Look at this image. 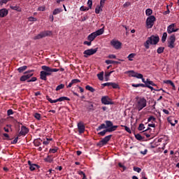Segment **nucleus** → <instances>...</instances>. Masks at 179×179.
I'll list each match as a JSON object with an SVG mask.
<instances>
[{
  "label": "nucleus",
  "instance_id": "61",
  "mask_svg": "<svg viewBox=\"0 0 179 179\" xmlns=\"http://www.w3.org/2000/svg\"><path fill=\"white\" fill-rule=\"evenodd\" d=\"M17 139H19V137H16L13 141H11V143H17Z\"/></svg>",
  "mask_w": 179,
  "mask_h": 179
},
{
  "label": "nucleus",
  "instance_id": "12",
  "mask_svg": "<svg viewBox=\"0 0 179 179\" xmlns=\"http://www.w3.org/2000/svg\"><path fill=\"white\" fill-rule=\"evenodd\" d=\"M117 129V126H115L112 128L106 129L102 131H100L98 135H101V136H104L107 132H113V131H115Z\"/></svg>",
  "mask_w": 179,
  "mask_h": 179
},
{
  "label": "nucleus",
  "instance_id": "49",
  "mask_svg": "<svg viewBox=\"0 0 179 179\" xmlns=\"http://www.w3.org/2000/svg\"><path fill=\"white\" fill-rule=\"evenodd\" d=\"M50 141H52V138H47L46 141H43V145H48V143H50Z\"/></svg>",
  "mask_w": 179,
  "mask_h": 179
},
{
  "label": "nucleus",
  "instance_id": "31",
  "mask_svg": "<svg viewBox=\"0 0 179 179\" xmlns=\"http://www.w3.org/2000/svg\"><path fill=\"white\" fill-rule=\"evenodd\" d=\"M133 87H146V85L145 84H132L131 85Z\"/></svg>",
  "mask_w": 179,
  "mask_h": 179
},
{
  "label": "nucleus",
  "instance_id": "50",
  "mask_svg": "<svg viewBox=\"0 0 179 179\" xmlns=\"http://www.w3.org/2000/svg\"><path fill=\"white\" fill-rule=\"evenodd\" d=\"M150 121H156V118L153 116H150L148 119V122H150Z\"/></svg>",
  "mask_w": 179,
  "mask_h": 179
},
{
  "label": "nucleus",
  "instance_id": "34",
  "mask_svg": "<svg viewBox=\"0 0 179 179\" xmlns=\"http://www.w3.org/2000/svg\"><path fill=\"white\" fill-rule=\"evenodd\" d=\"M85 89H86L87 90H89V91L91 92L92 93H94V88H93L92 87H91V86H90V85H87V86L85 87Z\"/></svg>",
  "mask_w": 179,
  "mask_h": 179
},
{
  "label": "nucleus",
  "instance_id": "32",
  "mask_svg": "<svg viewBox=\"0 0 179 179\" xmlns=\"http://www.w3.org/2000/svg\"><path fill=\"white\" fill-rule=\"evenodd\" d=\"M106 64H107V65H110V64H120V62L113 60H106Z\"/></svg>",
  "mask_w": 179,
  "mask_h": 179
},
{
  "label": "nucleus",
  "instance_id": "33",
  "mask_svg": "<svg viewBox=\"0 0 179 179\" xmlns=\"http://www.w3.org/2000/svg\"><path fill=\"white\" fill-rule=\"evenodd\" d=\"M167 38V32H164L162 35V41L164 43Z\"/></svg>",
  "mask_w": 179,
  "mask_h": 179
},
{
  "label": "nucleus",
  "instance_id": "27",
  "mask_svg": "<svg viewBox=\"0 0 179 179\" xmlns=\"http://www.w3.org/2000/svg\"><path fill=\"white\" fill-rule=\"evenodd\" d=\"M135 57H136V54L131 53L130 55H129L127 58H128L129 61H134V59L135 58Z\"/></svg>",
  "mask_w": 179,
  "mask_h": 179
},
{
  "label": "nucleus",
  "instance_id": "20",
  "mask_svg": "<svg viewBox=\"0 0 179 179\" xmlns=\"http://www.w3.org/2000/svg\"><path fill=\"white\" fill-rule=\"evenodd\" d=\"M105 122H106L107 129H108V128H113V127H117V128H118V126L113 125V122L110 120H106Z\"/></svg>",
  "mask_w": 179,
  "mask_h": 179
},
{
  "label": "nucleus",
  "instance_id": "41",
  "mask_svg": "<svg viewBox=\"0 0 179 179\" xmlns=\"http://www.w3.org/2000/svg\"><path fill=\"white\" fill-rule=\"evenodd\" d=\"M135 138L138 141H142V139H143V138H142V136H141V134H136Z\"/></svg>",
  "mask_w": 179,
  "mask_h": 179
},
{
  "label": "nucleus",
  "instance_id": "29",
  "mask_svg": "<svg viewBox=\"0 0 179 179\" xmlns=\"http://www.w3.org/2000/svg\"><path fill=\"white\" fill-rule=\"evenodd\" d=\"M62 12V9L61 8H56L53 10L52 15H58L59 13H61Z\"/></svg>",
  "mask_w": 179,
  "mask_h": 179
},
{
  "label": "nucleus",
  "instance_id": "39",
  "mask_svg": "<svg viewBox=\"0 0 179 179\" xmlns=\"http://www.w3.org/2000/svg\"><path fill=\"white\" fill-rule=\"evenodd\" d=\"M90 103V105L88 106V110H90V111H94V106H93V104L92 103H90V102H89Z\"/></svg>",
  "mask_w": 179,
  "mask_h": 179
},
{
  "label": "nucleus",
  "instance_id": "30",
  "mask_svg": "<svg viewBox=\"0 0 179 179\" xmlns=\"http://www.w3.org/2000/svg\"><path fill=\"white\" fill-rule=\"evenodd\" d=\"M106 126L105 124H101L99 127L96 129V131H101V129H106Z\"/></svg>",
  "mask_w": 179,
  "mask_h": 179
},
{
  "label": "nucleus",
  "instance_id": "22",
  "mask_svg": "<svg viewBox=\"0 0 179 179\" xmlns=\"http://www.w3.org/2000/svg\"><path fill=\"white\" fill-rule=\"evenodd\" d=\"M65 100H66L67 101H69V100H71V99L66 96H62V97L56 99V103H58V101H64Z\"/></svg>",
  "mask_w": 179,
  "mask_h": 179
},
{
  "label": "nucleus",
  "instance_id": "44",
  "mask_svg": "<svg viewBox=\"0 0 179 179\" xmlns=\"http://www.w3.org/2000/svg\"><path fill=\"white\" fill-rule=\"evenodd\" d=\"M145 129V125L143 124H140L138 126L139 131H143Z\"/></svg>",
  "mask_w": 179,
  "mask_h": 179
},
{
  "label": "nucleus",
  "instance_id": "24",
  "mask_svg": "<svg viewBox=\"0 0 179 179\" xmlns=\"http://www.w3.org/2000/svg\"><path fill=\"white\" fill-rule=\"evenodd\" d=\"M101 10H103V6L101 5L97 6L95 8V13L99 14Z\"/></svg>",
  "mask_w": 179,
  "mask_h": 179
},
{
  "label": "nucleus",
  "instance_id": "62",
  "mask_svg": "<svg viewBox=\"0 0 179 179\" xmlns=\"http://www.w3.org/2000/svg\"><path fill=\"white\" fill-rule=\"evenodd\" d=\"M57 150L56 148L50 149V153H56Z\"/></svg>",
  "mask_w": 179,
  "mask_h": 179
},
{
  "label": "nucleus",
  "instance_id": "40",
  "mask_svg": "<svg viewBox=\"0 0 179 179\" xmlns=\"http://www.w3.org/2000/svg\"><path fill=\"white\" fill-rule=\"evenodd\" d=\"M158 54H162L164 52V48L163 47H159L157 50Z\"/></svg>",
  "mask_w": 179,
  "mask_h": 179
},
{
  "label": "nucleus",
  "instance_id": "7",
  "mask_svg": "<svg viewBox=\"0 0 179 179\" xmlns=\"http://www.w3.org/2000/svg\"><path fill=\"white\" fill-rule=\"evenodd\" d=\"M97 50L98 48H96L95 49H88L85 50L83 52L85 58H87L90 55L96 54V52H97Z\"/></svg>",
  "mask_w": 179,
  "mask_h": 179
},
{
  "label": "nucleus",
  "instance_id": "18",
  "mask_svg": "<svg viewBox=\"0 0 179 179\" xmlns=\"http://www.w3.org/2000/svg\"><path fill=\"white\" fill-rule=\"evenodd\" d=\"M33 75H34L33 73H29V74L22 76L20 80L21 82H24V81L27 80V79H30V78H31V76H33Z\"/></svg>",
  "mask_w": 179,
  "mask_h": 179
},
{
  "label": "nucleus",
  "instance_id": "9",
  "mask_svg": "<svg viewBox=\"0 0 179 179\" xmlns=\"http://www.w3.org/2000/svg\"><path fill=\"white\" fill-rule=\"evenodd\" d=\"M112 135L106 136L105 138H103L99 143H98L99 146H104V145H107L110 139H111Z\"/></svg>",
  "mask_w": 179,
  "mask_h": 179
},
{
  "label": "nucleus",
  "instance_id": "15",
  "mask_svg": "<svg viewBox=\"0 0 179 179\" xmlns=\"http://www.w3.org/2000/svg\"><path fill=\"white\" fill-rule=\"evenodd\" d=\"M78 129L79 134H83V132H85V127L83 122H80L78 123Z\"/></svg>",
  "mask_w": 179,
  "mask_h": 179
},
{
  "label": "nucleus",
  "instance_id": "57",
  "mask_svg": "<svg viewBox=\"0 0 179 179\" xmlns=\"http://www.w3.org/2000/svg\"><path fill=\"white\" fill-rule=\"evenodd\" d=\"M89 17L87 16L81 17V22H85V20H87Z\"/></svg>",
  "mask_w": 179,
  "mask_h": 179
},
{
  "label": "nucleus",
  "instance_id": "5",
  "mask_svg": "<svg viewBox=\"0 0 179 179\" xmlns=\"http://www.w3.org/2000/svg\"><path fill=\"white\" fill-rule=\"evenodd\" d=\"M48 36H52V31H45L41 32L39 34L34 37V40H40V38H44V37H48Z\"/></svg>",
  "mask_w": 179,
  "mask_h": 179
},
{
  "label": "nucleus",
  "instance_id": "60",
  "mask_svg": "<svg viewBox=\"0 0 179 179\" xmlns=\"http://www.w3.org/2000/svg\"><path fill=\"white\" fill-rule=\"evenodd\" d=\"M85 45H92V41H84Z\"/></svg>",
  "mask_w": 179,
  "mask_h": 179
},
{
  "label": "nucleus",
  "instance_id": "56",
  "mask_svg": "<svg viewBox=\"0 0 179 179\" xmlns=\"http://www.w3.org/2000/svg\"><path fill=\"white\" fill-rule=\"evenodd\" d=\"M37 80V78L33 77L30 80H29L27 82H36Z\"/></svg>",
  "mask_w": 179,
  "mask_h": 179
},
{
  "label": "nucleus",
  "instance_id": "45",
  "mask_svg": "<svg viewBox=\"0 0 179 179\" xmlns=\"http://www.w3.org/2000/svg\"><path fill=\"white\" fill-rule=\"evenodd\" d=\"M89 8L88 7H85V6H81L80 10L82 11V12H85V10H89Z\"/></svg>",
  "mask_w": 179,
  "mask_h": 179
},
{
  "label": "nucleus",
  "instance_id": "2",
  "mask_svg": "<svg viewBox=\"0 0 179 179\" xmlns=\"http://www.w3.org/2000/svg\"><path fill=\"white\" fill-rule=\"evenodd\" d=\"M159 36H151L150 37L148 38V40L144 43V46L146 48V50H149V45L151 44L156 45V44L159 43Z\"/></svg>",
  "mask_w": 179,
  "mask_h": 179
},
{
  "label": "nucleus",
  "instance_id": "46",
  "mask_svg": "<svg viewBox=\"0 0 179 179\" xmlns=\"http://www.w3.org/2000/svg\"><path fill=\"white\" fill-rule=\"evenodd\" d=\"M71 82H72L73 85H75L76 83H80V80H79V79H73V80H71Z\"/></svg>",
  "mask_w": 179,
  "mask_h": 179
},
{
  "label": "nucleus",
  "instance_id": "42",
  "mask_svg": "<svg viewBox=\"0 0 179 179\" xmlns=\"http://www.w3.org/2000/svg\"><path fill=\"white\" fill-rule=\"evenodd\" d=\"M46 99H47V100L48 101H50V103H57V99H55V100H52V99H51V98H50V96H46Z\"/></svg>",
  "mask_w": 179,
  "mask_h": 179
},
{
  "label": "nucleus",
  "instance_id": "26",
  "mask_svg": "<svg viewBox=\"0 0 179 179\" xmlns=\"http://www.w3.org/2000/svg\"><path fill=\"white\" fill-rule=\"evenodd\" d=\"M97 78L99 80H103L104 79V72L101 71L100 73L97 74Z\"/></svg>",
  "mask_w": 179,
  "mask_h": 179
},
{
  "label": "nucleus",
  "instance_id": "28",
  "mask_svg": "<svg viewBox=\"0 0 179 179\" xmlns=\"http://www.w3.org/2000/svg\"><path fill=\"white\" fill-rule=\"evenodd\" d=\"M27 69V66H23L18 68L17 71H18V72H20V73H22V72H24V71H26Z\"/></svg>",
  "mask_w": 179,
  "mask_h": 179
},
{
  "label": "nucleus",
  "instance_id": "25",
  "mask_svg": "<svg viewBox=\"0 0 179 179\" xmlns=\"http://www.w3.org/2000/svg\"><path fill=\"white\" fill-rule=\"evenodd\" d=\"M10 9H13V10H17V12H22V8H20V6H10Z\"/></svg>",
  "mask_w": 179,
  "mask_h": 179
},
{
  "label": "nucleus",
  "instance_id": "63",
  "mask_svg": "<svg viewBox=\"0 0 179 179\" xmlns=\"http://www.w3.org/2000/svg\"><path fill=\"white\" fill-rule=\"evenodd\" d=\"M8 1L9 0H1L0 1V3L2 5L3 3H8Z\"/></svg>",
  "mask_w": 179,
  "mask_h": 179
},
{
  "label": "nucleus",
  "instance_id": "23",
  "mask_svg": "<svg viewBox=\"0 0 179 179\" xmlns=\"http://www.w3.org/2000/svg\"><path fill=\"white\" fill-rule=\"evenodd\" d=\"M168 122L171 124L172 127H176V123H173V121H174V117H169L167 118Z\"/></svg>",
  "mask_w": 179,
  "mask_h": 179
},
{
  "label": "nucleus",
  "instance_id": "19",
  "mask_svg": "<svg viewBox=\"0 0 179 179\" xmlns=\"http://www.w3.org/2000/svg\"><path fill=\"white\" fill-rule=\"evenodd\" d=\"M27 134H29V129H27L26 127L22 126L21 127V131H20V135H26Z\"/></svg>",
  "mask_w": 179,
  "mask_h": 179
},
{
  "label": "nucleus",
  "instance_id": "6",
  "mask_svg": "<svg viewBox=\"0 0 179 179\" xmlns=\"http://www.w3.org/2000/svg\"><path fill=\"white\" fill-rule=\"evenodd\" d=\"M155 22H156V17L154 15L149 16L146 20L147 29H152Z\"/></svg>",
  "mask_w": 179,
  "mask_h": 179
},
{
  "label": "nucleus",
  "instance_id": "55",
  "mask_svg": "<svg viewBox=\"0 0 179 179\" xmlns=\"http://www.w3.org/2000/svg\"><path fill=\"white\" fill-rule=\"evenodd\" d=\"M8 115H12L13 114V110L12 109H10L7 111Z\"/></svg>",
  "mask_w": 179,
  "mask_h": 179
},
{
  "label": "nucleus",
  "instance_id": "58",
  "mask_svg": "<svg viewBox=\"0 0 179 179\" xmlns=\"http://www.w3.org/2000/svg\"><path fill=\"white\" fill-rule=\"evenodd\" d=\"M118 166H119V167H121L122 169H123V170H127V167H125V166L122 165V164L119 163Z\"/></svg>",
  "mask_w": 179,
  "mask_h": 179
},
{
  "label": "nucleus",
  "instance_id": "17",
  "mask_svg": "<svg viewBox=\"0 0 179 179\" xmlns=\"http://www.w3.org/2000/svg\"><path fill=\"white\" fill-rule=\"evenodd\" d=\"M8 13L9 11L6 8H2L0 10V17H5V16H8Z\"/></svg>",
  "mask_w": 179,
  "mask_h": 179
},
{
  "label": "nucleus",
  "instance_id": "1",
  "mask_svg": "<svg viewBox=\"0 0 179 179\" xmlns=\"http://www.w3.org/2000/svg\"><path fill=\"white\" fill-rule=\"evenodd\" d=\"M41 69L43 71H41L40 76L42 80H47V76H50V75H52V72H58V71H59V69H51L47 66H42Z\"/></svg>",
  "mask_w": 179,
  "mask_h": 179
},
{
  "label": "nucleus",
  "instance_id": "54",
  "mask_svg": "<svg viewBox=\"0 0 179 179\" xmlns=\"http://www.w3.org/2000/svg\"><path fill=\"white\" fill-rule=\"evenodd\" d=\"M108 58H110L111 59H115L117 56H115V55H109Z\"/></svg>",
  "mask_w": 179,
  "mask_h": 179
},
{
  "label": "nucleus",
  "instance_id": "36",
  "mask_svg": "<svg viewBox=\"0 0 179 179\" xmlns=\"http://www.w3.org/2000/svg\"><path fill=\"white\" fill-rule=\"evenodd\" d=\"M65 87V85L60 84L56 87V91L58 92V90H61V89H64Z\"/></svg>",
  "mask_w": 179,
  "mask_h": 179
},
{
  "label": "nucleus",
  "instance_id": "64",
  "mask_svg": "<svg viewBox=\"0 0 179 179\" xmlns=\"http://www.w3.org/2000/svg\"><path fill=\"white\" fill-rule=\"evenodd\" d=\"M145 87H148V89H150V90L152 92V90H155V88H153V87L149 85H145Z\"/></svg>",
  "mask_w": 179,
  "mask_h": 179
},
{
  "label": "nucleus",
  "instance_id": "16",
  "mask_svg": "<svg viewBox=\"0 0 179 179\" xmlns=\"http://www.w3.org/2000/svg\"><path fill=\"white\" fill-rule=\"evenodd\" d=\"M28 164L29 166V170H31V171H34L36 169H38V165L36 164H32L31 161H28Z\"/></svg>",
  "mask_w": 179,
  "mask_h": 179
},
{
  "label": "nucleus",
  "instance_id": "11",
  "mask_svg": "<svg viewBox=\"0 0 179 179\" xmlns=\"http://www.w3.org/2000/svg\"><path fill=\"white\" fill-rule=\"evenodd\" d=\"M126 73H129V76H132L133 78H137V79H142V78H143V75L136 73L134 71H129L126 72Z\"/></svg>",
  "mask_w": 179,
  "mask_h": 179
},
{
  "label": "nucleus",
  "instance_id": "47",
  "mask_svg": "<svg viewBox=\"0 0 179 179\" xmlns=\"http://www.w3.org/2000/svg\"><path fill=\"white\" fill-rule=\"evenodd\" d=\"M28 20H29V22H37V18L34 17H29L28 18Z\"/></svg>",
  "mask_w": 179,
  "mask_h": 179
},
{
  "label": "nucleus",
  "instance_id": "53",
  "mask_svg": "<svg viewBox=\"0 0 179 179\" xmlns=\"http://www.w3.org/2000/svg\"><path fill=\"white\" fill-rule=\"evenodd\" d=\"M131 6V2H126L124 5H123V6L124 7V8H128V6Z\"/></svg>",
  "mask_w": 179,
  "mask_h": 179
},
{
  "label": "nucleus",
  "instance_id": "51",
  "mask_svg": "<svg viewBox=\"0 0 179 179\" xmlns=\"http://www.w3.org/2000/svg\"><path fill=\"white\" fill-rule=\"evenodd\" d=\"M34 117L36 120H40V118H41V115H40V113H35Z\"/></svg>",
  "mask_w": 179,
  "mask_h": 179
},
{
  "label": "nucleus",
  "instance_id": "13",
  "mask_svg": "<svg viewBox=\"0 0 179 179\" xmlns=\"http://www.w3.org/2000/svg\"><path fill=\"white\" fill-rule=\"evenodd\" d=\"M110 45L115 48V50H120L121 48V45H122V43L118 41L112 40L110 41Z\"/></svg>",
  "mask_w": 179,
  "mask_h": 179
},
{
  "label": "nucleus",
  "instance_id": "48",
  "mask_svg": "<svg viewBox=\"0 0 179 179\" xmlns=\"http://www.w3.org/2000/svg\"><path fill=\"white\" fill-rule=\"evenodd\" d=\"M134 171H136L137 173H141V171H142V169L139 167H134Z\"/></svg>",
  "mask_w": 179,
  "mask_h": 179
},
{
  "label": "nucleus",
  "instance_id": "14",
  "mask_svg": "<svg viewBox=\"0 0 179 179\" xmlns=\"http://www.w3.org/2000/svg\"><path fill=\"white\" fill-rule=\"evenodd\" d=\"M176 25L174 24H171L167 28V32L169 34H171V33H176V31H178V29H174Z\"/></svg>",
  "mask_w": 179,
  "mask_h": 179
},
{
  "label": "nucleus",
  "instance_id": "8",
  "mask_svg": "<svg viewBox=\"0 0 179 179\" xmlns=\"http://www.w3.org/2000/svg\"><path fill=\"white\" fill-rule=\"evenodd\" d=\"M174 43H176V36L171 35L169 37V40L168 41V47L169 48H174L176 47Z\"/></svg>",
  "mask_w": 179,
  "mask_h": 179
},
{
  "label": "nucleus",
  "instance_id": "35",
  "mask_svg": "<svg viewBox=\"0 0 179 179\" xmlns=\"http://www.w3.org/2000/svg\"><path fill=\"white\" fill-rule=\"evenodd\" d=\"M110 86H112V87L113 89H119L120 86L118 85V84L115 83H110Z\"/></svg>",
  "mask_w": 179,
  "mask_h": 179
},
{
  "label": "nucleus",
  "instance_id": "52",
  "mask_svg": "<svg viewBox=\"0 0 179 179\" xmlns=\"http://www.w3.org/2000/svg\"><path fill=\"white\" fill-rule=\"evenodd\" d=\"M38 10H40L41 12H44V10H45V7L41 6V7L38 8Z\"/></svg>",
  "mask_w": 179,
  "mask_h": 179
},
{
  "label": "nucleus",
  "instance_id": "43",
  "mask_svg": "<svg viewBox=\"0 0 179 179\" xmlns=\"http://www.w3.org/2000/svg\"><path fill=\"white\" fill-rule=\"evenodd\" d=\"M87 5L89 6V9H92V6H93V1L92 0H88Z\"/></svg>",
  "mask_w": 179,
  "mask_h": 179
},
{
  "label": "nucleus",
  "instance_id": "37",
  "mask_svg": "<svg viewBox=\"0 0 179 179\" xmlns=\"http://www.w3.org/2000/svg\"><path fill=\"white\" fill-rule=\"evenodd\" d=\"M147 85H148L150 86V85H151V86H156V84H155V83H153V81H151L149 78L147 79Z\"/></svg>",
  "mask_w": 179,
  "mask_h": 179
},
{
  "label": "nucleus",
  "instance_id": "4",
  "mask_svg": "<svg viewBox=\"0 0 179 179\" xmlns=\"http://www.w3.org/2000/svg\"><path fill=\"white\" fill-rule=\"evenodd\" d=\"M103 33H104L103 29H100L97 30L96 31L92 33L87 37L88 41H91V42L93 41L94 40V38H96V37H97V36H101V34H103Z\"/></svg>",
  "mask_w": 179,
  "mask_h": 179
},
{
  "label": "nucleus",
  "instance_id": "59",
  "mask_svg": "<svg viewBox=\"0 0 179 179\" xmlns=\"http://www.w3.org/2000/svg\"><path fill=\"white\" fill-rule=\"evenodd\" d=\"M124 129L125 131H127V132H128L129 134H131V129H129V127L124 126Z\"/></svg>",
  "mask_w": 179,
  "mask_h": 179
},
{
  "label": "nucleus",
  "instance_id": "3",
  "mask_svg": "<svg viewBox=\"0 0 179 179\" xmlns=\"http://www.w3.org/2000/svg\"><path fill=\"white\" fill-rule=\"evenodd\" d=\"M147 106V101L145 98H140L138 100H137V102L136 103V108L141 111V110H143L145 107Z\"/></svg>",
  "mask_w": 179,
  "mask_h": 179
},
{
  "label": "nucleus",
  "instance_id": "10",
  "mask_svg": "<svg viewBox=\"0 0 179 179\" xmlns=\"http://www.w3.org/2000/svg\"><path fill=\"white\" fill-rule=\"evenodd\" d=\"M101 103L102 104H105V106L110 105V104H114L111 99L108 96H102L101 98Z\"/></svg>",
  "mask_w": 179,
  "mask_h": 179
},
{
  "label": "nucleus",
  "instance_id": "38",
  "mask_svg": "<svg viewBox=\"0 0 179 179\" xmlns=\"http://www.w3.org/2000/svg\"><path fill=\"white\" fill-rule=\"evenodd\" d=\"M145 13H146L147 16H150V15H152V13H153V11L152 10V9L148 8L145 11Z\"/></svg>",
  "mask_w": 179,
  "mask_h": 179
},
{
  "label": "nucleus",
  "instance_id": "21",
  "mask_svg": "<svg viewBox=\"0 0 179 179\" xmlns=\"http://www.w3.org/2000/svg\"><path fill=\"white\" fill-rule=\"evenodd\" d=\"M164 83H166V85H171L173 90H176V85H174V83H173V81L168 80L164 81Z\"/></svg>",
  "mask_w": 179,
  "mask_h": 179
}]
</instances>
